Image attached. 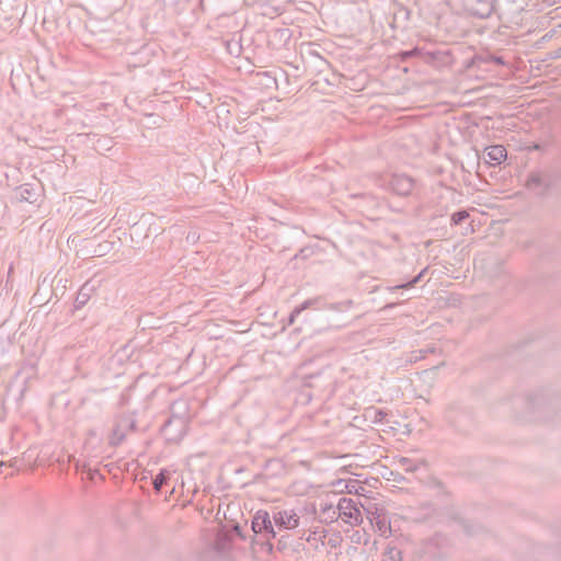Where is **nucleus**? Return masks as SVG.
I'll use <instances>...</instances> for the list:
<instances>
[{"label":"nucleus","instance_id":"7ed1b4c3","mask_svg":"<svg viewBox=\"0 0 561 561\" xmlns=\"http://www.w3.org/2000/svg\"><path fill=\"white\" fill-rule=\"evenodd\" d=\"M270 525L271 520L268 514L264 511H259L252 520V529L254 533H262Z\"/></svg>","mask_w":561,"mask_h":561},{"label":"nucleus","instance_id":"39448f33","mask_svg":"<svg viewBox=\"0 0 561 561\" xmlns=\"http://www.w3.org/2000/svg\"><path fill=\"white\" fill-rule=\"evenodd\" d=\"M467 217H468L467 211H458L453 215L451 219H453L454 224L457 225V224L461 222L462 220H465Z\"/></svg>","mask_w":561,"mask_h":561},{"label":"nucleus","instance_id":"f257e3e1","mask_svg":"<svg viewBox=\"0 0 561 561\" xmlns=\"http://www.w3.org/2000/svg\"><path fill=\"white\" fill-rule=\"evenodd\" d=\"M274 522L286 529H294L299 524V517L293 510H283L274 515Z\"/></svg>","mask_w":561,"mask_h":561},{"label":"nucleus","instance_id":"f03ea898","mask_svg":"<svg viewBox=\"0 0 561 561\" xmlns=\"http://www.w3.org/2000/svg\"><path fill=\"white\" fill-rule=\"evenodd\" d=\"M486 162L491 165L501 164L507 158L506 149L501 145L490 146L486 148Z\"/></svg>","mask_w":561,"mask_h":561},{"label":"nucleus","instance_id":"20e7f679","mask_svg":"<svg viewBox=\"0 0 561 561\" xmlns=\"http://www.w3.org/2000/svg\"><path fill=\"white\" fill-rule=\"evenodd\" d=\"M168 478H169V472L167 470H161L160 473L157 474L153 480L154 490L160 491Z\"/></svg>","mask_w":561,"mask_h":561},{"label":"nucleus","instance_id":"423d86ee","mask_svg":"<svg viewBox=\"0 0 561 561\" xmlns=\"http://www.w3.org/2000/svg\"><path fill=\"white\" fill-rule=\"evenodd\" d=\"M350 505H351V500H347V499H343V500L340 502V504H339V506H340V508H341V510H345V508H347Z\"/></svg>","mask_w":561,"mask_h":561}]
</instances>
